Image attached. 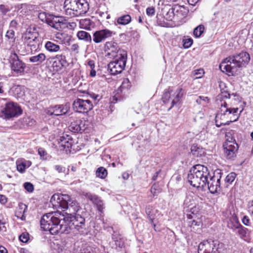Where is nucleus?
<instances>
[{
    "instance_id": "e2e57ef3",
    "label": "nucleus",
    "mask_w": 253,
    "mask_h": 253,
    "mask_svg": "<svg viewBox=\"0 0 253 253\" xmlns=\"http://www.w3.org/2000/svg\"><path fill=\"white\" fill-rule=\"evenodd\" d=\"M79 46L77 43H74L71 46V50L76 53H79Z\"/></svg>"
},
{
    "instance_id": "603ef678",
    "label": "nucleus",
    "mask_w": 253,
    "mask_h": 253,
    "mask_svg": "<svg viewBox=\"0 0 253 253\" xmlns=\"http://www.w3.org/2000/svg\"><path fill=\"white\" fill-rule=\"evenodd\" d=\"M183 46L184 48H189L193 43V40L191 38L183 40Z\"/></svg>"
},
{
    "instance_id": "6e6d98bb",
    "label": "nucleus",
    "mask_w": 253,
    "mask_h": 253,
    "mask_svg": "<svg viewBox=\"0 0 253 253\" xmlns=\"http://www.w3.org/2000/svg\"><path fill=\"white\" fill-rule=\"evenodd\" d=\"M39 18L43 22H45L47 24V21L50 20L51 18L46 17V15L45 12L40 13L38 16Z\"/></svg>"
},
{
    "instance_id": "37998d69",
    "label": "nucleus",
    "mask_w": 253,
    "mask_h": 253,
    "mask_svg": "<svg viewBox=\"0 0 253 253\" xmlns=\"http://www.w3.org/2000/svg\"><path fill=\"white\" fill-rule=\"evenodd\" d=\"M236 173L234 172H230L226 177L225 179V183L231 184L235 180L236 177Z\"/></svg>"
},
{
    "instance_id": "ddd939ff",
    "label": "nucleus",
    "mask_w": 253,
    "mask_h": 253,
    "mask_svg": "<svg viewBox=\"0 0 253 253\" xmlns=\"http://www.w3.org/2000/svg\"><path fill=\"white\" fill-rule=\"evenodd\" d=\"M74 111L80 113H85L90 111L93 108L91 101L88 99H76L73 103Z\"/></svg>"
},
{
    "instance_id": "c756f323",
    "label": "nucleus",
    "mask_w": 253,
    "mask_h": 253,
    "mask_svg": "<svg viewBox=\"0 0 253 253\" xmlns=\"http://www.w3.org/2000/svg\"><path fill=\"white\" fill-rule=\"evenodd\" d=\"M77 36L80 40L84 41L85 42L91 43L92 39L90 35L87 32L80 31L77 33Z\"/></svg>"
},
{
    "instance_id": "aec40b11",
    "label": "nucleus",
    "mask_w": 253,
    "mask_h": 253,
    "mask_svg": "<svg viewBox=\"0 0 253 253\" xmlns=\"http://www.w3.org/2000/svg\"><path fill=\"white\" fill-rule=\"evenodd\" d=\"M86 128L85 121L81 119L74 120L69 126V129L75 133H82L85 130Z\"/></svg>"
},
{
    "instance_id": "f8f14e48",
    "label": "nucleus",
    "mask_w": 253,
    "mask_h": 253,
    "mask_svg": "<svg viewBox=\"0 0 253 253\" xmlns=\"http://www.w3.org/2000/svg\"><path fill=\"white\" fill-rule=\"evenodd\" d=\"M104 49L106 53V56L110 58L121 56V54H123L121 51H125L121 49L118 43L114 41L106 42L104 46Z\"/></svg>"
},
{
    "instance_id": "3c124183",
    "label": "nucleus",
    "mask_w": 253,
    "mask_h": 253,
    "mask_svg": "<svg viewBox=\"0 0 253 253\" xmlns=\"http://www.w3.org/2000/svg\"><path fill=\"white\" fill-rule=\"evenodd\" d=\"M154 211V209L152 206L148 205L146 207L145 212L147 215V217L155 215Z\"/></svg>"
},
{
    "instance_id": "bf43d9fd",
    "label": "nucleus",
    "mask_w": 253,
    "mask_h": 253,
    "mask_svg": "<svg viewBox=\"0 0 253 253\" xmlns=\"http://www.w3.org/2000/svg\"><path fill=\"white\" fill-rule=\"evenodd\" d=\"M88 94L94 101H99L101 98L99 95L96 94L93 92H89Z\"/></svg>"
},
{
    "instance_id": "4d7b16f0",
    "label": "nucleus",
    "mask_w": 253,
    "mask_h": 253,
    "mask_svg": "<svg viewBox=\"0 0 253 253\" xmlns=\"http://www.w3.org/2000/svg\"><path fill=\"white\" fill-rule=\"evenodd\" d=\"M26 169L25 166H24V164L22 162L20 164H17V170L20 173H24Z\"/></svg>"
},
{
    "instance_id": "4468645a",
    "label": "nucleus",
    "mask_w": 253,
    "mask_h": 253,
    "mask_svg": "<svg viewBox=\"0 0 253 253\" xmlns=\"http://www.w3.org/2000/svg\"><path fill=\"white\" fill-rule=\"evenodd\" d=\"M188 13V10L184 6L175 5L169 10L166 18L169 21H172L174 17L182 19L185 17Z\"/></svg>"
},
{
    "instance_id": "6ab92c4d",
    "label": "nucleus",
    "mask_w": 253,
    "mask_h": 253,
    "mask_svg": "<svg viewBox=\"0 0 253 253\" xmlns=\"http://www.w3.org/2000/svg\"><path fill=\"white\" fill-rule=\"evenodd\" d=\"M47 24L56 30L60 31L66 28V20L63 17L54 16L47 21Z\"/></svg>"
},
{
    "instance_id": "5701e85b",
    "label": "nucleus",
    "mask_w": 253,
    "mask_h": 253,
    "mask_svg": "<svg viewBox=\"0 0 253 253\" xmlns=\"http://www.w3.org/2000/svg\"><path fill=\"white\" fill-rule=\"evenodd\" d=\"M241 225L237 215L235 213L231 214L228 221V227L232 229L233 231H235L236 229Z\"/></svg>"
},
{
    "instance_id": "a211bd4d",
    "label": "nucleus",
    "mask_w": 253,
    "mask_h": 253,
    "mask_svg": "<svg viewBox=\"0 0 253 253\" xmlns=\"http://www.w3.org/2000/svg\"><path fill=\"white\" fill-rule=\"evenodd\" d=\"M55 60L53 62L52 66L54 70L59 71L64 67H66L69 64L66 60L65 53L57 54L54 58Z\"/></svg>"
},
{
    "instance_id": "0e129e2a",
    "label": "nucleus",
    "mask_w": 253,
    "mask_h": 253,
    "mask_svg": "<svg viewBox=\"0 0 253 253\" xmlns=\"http://www.w3.org/2000/svg\"><path fill=\"white\" fill-rule=\"evenodd\" d=\"M157 23L159 25L162 27H167L168 25V23L167 22H165L164 20L163 21L160 19V18L157 16Z\"/></svg>"
},
{
    "instance_id": "473e14b6",
    "label": "nucleus",
    "mask_w": 253,
    "mask_h": 253,
    "mask_svg": "<svg viewBox=\"0 0 253 253\" xmlns=\"http://www.w3.org/2000/svg\"><path fill=\"white\" fill-rule=\"evenodd\" d=\"M231 95H232L227 91H221V93L216 98V103H221L226 102L225 99H229Z\"/></svg>"
},
{
    "instance_id": "2eb2a0df",
    "label": "nucleus",
    "mask_w": 253,
    "mask_h": 253,
    "mask_svg": "<svg viewBox=\"0 0 253 253\" xmlns=\"http://www.w3.org/2000/svg\"><path fill=\"white\" fill-rule=\"evenodd\" d=\"M115 34V32L108 29L98 30L93 33L92 41L95 43H99L111 38Z\"/></svg>"
},
{
    "instance_id": "864d4df0",
    "label": "nucleus",
    "mask_w": 253,
    "mask_h": 253,
    "mask_svg": "<svg viewBox=\"0 0 253 253\" xmlns=\"http://www.w3.org/2000/svg\"><path fill=\"white\" fill-rule=\"evenodd\" d=\"M242 221L246 226H251L252 225L251 221L248 215H244L242 218Z\"/></svg>"
},
{
    "instance_id": "052dcab7",
    "label": "nucleus",
    "mask_w": 253,
    "mask_h": 253,
    "mask_svg": "<svg viewBox=\"0 0 253 253\" xmlns=\"http://www.w3.org/2000/svg\"><path fill=\"white\" fill-rule=\"evenodd\" d=\"M54 169L57 170L59 173H63L65 172L66 169L65 167H62L60 165H55L54 166Z\"/></svg>"
},
{
    "instance_id": "39448f33",
    "label": "nucleus",
    "mask_w": 253,
    "mask_h": 253,
    "mask_svg": "<svg viewBox=\"0 0 253 253\" xmlns=\"http://www.w3.org/2000/svg\"><path fill=\"white\" fill-rule=\"evenodd\" d=\"M51 202H55V204L62 209H66L70 213H67L66 215L72 214L75 215L78 214V212L82 210L80 204L76 200L71 198L66 194H54L51 199Z\"/></svg>"
},
{
    "instance_id": "bb28decb",
    "label": "nucleus",
    "mask_w": 253,
    "mask_h": 253,
    "mask_svg": "<svg viewBox=\"0 0 253 253\" xmlns=\"http://www.w3.org/2000/svg\"><path fill=\"white\" fill-rule=\"evenodd\" d=\"M191 152L194 156L196 157H201L205 154V150L197 144H193L192 145Z\"/></svg>"
},
{
    "instance_id": "e433bc0d",
    "label": "nucleus",
    "mask_w": 253,
    "mask_h": 253,
    "mask_svg": "<svg viewBox=\"0 0 253 253\" xmlns=\"http://www.w3.org/2000/svg\"><path fill=\"white\" fill-rule=\"evenodd\" d=\"M172 90L170 88L165 90L162 98L165 104L168 103L170 99L172 100Z\"/></svg>"
},
{
    "instance_id": "6e6552de",
    "label": "nucleus",
    "mask_w": 253,
    "mask_h": 253,
    "mask_svg": "<svg viewBox=\"0 0 253 253\" xmlns=\"http://www.w3.org/2000/svg\"><path fill=\"white\" fill-rule=\"evenodd\" d=\"M121 56L113 58L114 61L110 62L108 65V69L113 75L121 73L125 69L127 60V52L122 51Z\"/></svg>"
},
{
    "instance_id": "b1692460",
    "label": "nucleus",
    "mask_w": 253,
    "mask_h": 253,
    "mask_svg": "<svg viewBox=\"0 0 253 253\" xmlns=\"http://www.w3.org/2000/svg\"><path fill=\"white\" fill-rule=\"evenodd\" d=\"M183 91L182 88H177L173 94H172V101L169 109L174 106V105L179 102L183 97Z\"/></svg>"
},
{
    "instance_id": "774afa93",
    "label": "nucleus",
    "mask_w": 253,
    "mask_h": 253,
    "mask_svg": "<svg viewBox=\"0 0 253 253\" xmlns=\"http://www.w3.org/2000/svg\"><path fill=\"white\" fill-rule=\"evenodd\" d=\"M231 95L234 96V97H235V100H236L239 102H241L242 101V97L237 93H232L231 94Z\"/></svg>"
},
{
    "instance_id": "13d9d810",
    "label": "nucleus",
    "mask_w": 253,
    "mask_h": 253,
    "mask_svg": "<svg viewBox=\"0 0 253 253\" xmlns=\"http://www.w3.org/2000/svg\"><path fill=\"white\" fill-rule=\"evenodd\" d=\"M77 26V24L75 22H68L66 20V28H68L69 29H74Z\"/></svg>"
},
{
    "instance_id": "dca6fc26",
    "label": "nucleus",
    "mask_w": 253,
    "mask_h": 253,
    "mask_svg": "<svg viewBox=\"0 0 253 253\" xmlns=\"http://www.w3.org/2000/svg\"><path fill=\"white\" fill-rule=\"evenodd\" d=\"M70 110L67 104H58L50 106L45 109V113L49 116H58L66 114Z\"/></svg>"
},
{
    "instance_id": "4c0bfd02",
    "label": "nucleus",
    "mask_w": 253,
    "mask_h": 253,
    "mask_svg": "<svg viewBox=\"0 0 253 253\" xmlns=\"http://www.w3.org/2000/svg\"><path fill=\"white\" fill-rule=\"evenodd\" d=\"M131 83L127 78L124 79L120 87L119 90L121 92H126V90H128L131 87Z\"/></svg>"
},
{
    "instance_id": "69168bd1",
    "label": "nucleus",
    "mask_w": 253,
    "mask_h": 253,
    "mask_svg": "<svg viewBox=\"0 0 253 253\" xmlns=\"http://www.w3.org/2000/svg\"><path fill=\"white\" fill-rule=\"evenodd\" d=\"M26 124L28 126H32L34 125L35 123V121L33 119H30V118H25Z\"/></svg>"
},
{
    "instance_id": "f3484780",
    "label": "nucleus",
    "mask_w": 253,
    "mask_h": 253,
    "mask_svg": "<svg viewBox=\"0 0 253 253\" xmlns=\"http://www.w3.org/2000/svg\"><path fill=\"white\" fill-rule=\"evenodd\" d=\"M1 117L6 119H9L16 116V106L13 102L7 103L5 107L0 110Z\"/></svg>"
},
{
    "instance_id": "1a4fd4ad",
    "label": "nucleus",
    "mask_w": 253,
    "mask_h": 253,
    "mask_svg": "<svg viewBox=\"0 0 253 253\" xmlns=\"http://www.w3.org/2000/svg\"><path fill=\"white\" fill-rule=\"evenodd\" d=\"M224 245L217 240L206 241L199 245L198 253H221Z\"/></svg>"
},
{
    "instance_id": "c85d7f7f",
    "label": "nucleus",
    "mask_w": 253,
    "mask_h": 253,
    "mask_svg": "<svg viewBox=\"0 0 253 253\" xmlns=\"http://www.w3.org/2000/svg\"><path fill=\"white\" fill-rule=\"evenodd\" d=\"M8 52L10 53L8 61L10 65L11 70L16 72V66L15 62L16 61V52L13 47H11L9 49Z\"/></svg>"
},
{
    "instance_id": "a18cd8bd",
    "label": "nucleus",
    "mask_w": 253,
    "mask_h": 253,
    "mask_svg": "<svg viewBox=\"0 0 253 253\" xmlns=\"http://www.w3.org/2000/svg\"><path fill=\"white\" fill-rule=\"evenodd\" d=\"M15 31L12 29H9L6 32V37L9 40L10 42H14L15 40Z\"/></svg>"
},
{
    "instance_id": "09e8293b",
    "label": "nucleus",
    "mask_w": 253,
    "mask_h": 253,
    "mask_svg": "<svg viewBox=\"0 0 253 253\" xmlns=\"http://www.w3.org/2000/svg\"><path fill=\"white\" fill-rule=\"evenodd\" d=\"M150 191L154 196H157L161 192V189L159 186L156 183L152 185Z\"/></svg>"
},
{
    "instance_id": "412c9836",
    "label": "nucleus",
    "mask_w": 253,
    "mask_h": 253,
    "mask_svg": "<svg viewBox=\"0 0 253 253\" xmlns=\"http://www.w3.org/2000/svg\"><path fill=\"white\" fill-rule=\"evenodd\" d=\"M37 35V28L33 25L27 29L23 37L27 40L28 43L30 44L32 41L35 42Z\"/></svg>"
},
{
    "instance_id": "f03ea898",
    "label": "nucleus",
    "mask_w": 253,
    "mask_h": 253,
    "mask_svg": "<svg viewBox=\"0 0 253 253\" xmlns=\"http://www.w3.org/2000/svg\"><path fill=\"white\" fill-rule=\"evenodd\" d=\"M250 60L249 54L242 51L224 59L219 65L220 70L229 76L234 75L238 68L246 67Z\"/></svg>"
},
{
    "instance_id": "8fccbe9b",
    "label": "nucleus",
    "mask_w": 253,
    "mask_h": 253,
    "mask_svg": "<svg viewBox=\"0 0 253 253\" xmlns=\"http://www.w3.org/2000/svg\"><path fill=\"white\" fill-rule=\"evenodd\" d=\"M19 240L22 243H27L29 239V234L28 232H24L19 236Z\"/></svg>"
},
{
    "instance_id": "7c9ffc66",
    "label": "nucleus",
    "mask_w": 253,
    "mask_h": 253,
    "mask_svg": "<svg viewBox=\"0 0 253 253\" xmlns=\"http://www.w3.org/2000/svg\"><path fill=\"white\" fill-rule=\"evenodd\" d=\"M18 211H17V218H20L22 220H25V216L24 215L27 210V206L23 203H19L18 207Z\"/></svg>"
},
{
    "instance_id": "72a5a7b5",
    "label": "nucleus",
    "mask_w": 253,
    "mask_h": 253,
    "mask_svg": "<svg viewBox=\"0 0 253 253\" xmlns=\"http://www.w3.org/2000/svg\"><path fill=\"white\" fill-rule=\"evenodd\" d=\"M60 146L64 149H69L72 148L73 144V139L66 138L64 137H61L60 138Z\"/></svg>"
},
{
    "instance_id": "c03bdc74",
    "label": "nucleus",
    "mask_w": 253,
    "mask_h": 253,
    "mask_svg": "<svg viewBox=\"0 0 253 253\" xmlns=\"http://www.w3.org/2000/svg\"><path fill=\"white\" fill-rule=\"evenodd\" d=\"M25 87L24 86L17 85V99L23 98L25 95Z\"/></svg>"
},
{
    "instance_id": "f257e3e1",
    "label": "nucleus",
    "mask_w": 253,
    "mask_h": 253,
    "mask_svg": "<svg viewBox=\"0 0 253 253\" xmlns=\"http://www.w3.org/2000/svg\"><path fill=\"white\" fill-rule=\"evenodd\" d=\"M41 226L52 235L69 234L71 228L65 224V216L59 212H49L44 214L40 220Z\"/></svg>"
},
{
    "instance_id": "7ed1b4c3",
    "label": "nucleus",
    "mask_w": 253,
    "mask_h": 253,
    "mask_svg": "<svg viewBox=\"0 0 253 253\" xmlns=\"http://www.w3.org/2000/svg\"><path fill=\"white\" fill-rule=\"evenodd\" d=\"M216 104L220 107L215 118V125L217 127L229 125L231 123L237 121L243 110L238 114V108L229 107L226 102Z\"/></svg>"
},
{
    "instance_id": "f704fd0d",
    "label": "nucleus",
    "mask_w": 253,
    "mask_h": 253,
    "mask_svg": "<svg viewBox=\"0 0 253 253\" xmlns=\"http://www.w3.org/2000/svg\"><path fill=\"white\" fill-rule=\"evenodd\" d=\"M31 6L26 3L21 4V7L18 8L17 10L18 14L20 16H23L24 15H27L29 14Z\"/></svg>"
},
{
    "instance_id": "a19ab883",
    "label": "nucleus",
    "mask_w": 253,
    "mask_h": 253,
    "mask_svg": "<svg viewBox=\"0 0 253 253\" xmlns=\"http://www.w3.org/2000/svg\"><path fill=\"white\" fill-rule=\"evenodd\" d=\"M205 30V27L203 25H200L195 28L193 31V34L196 38L200 37L203 33Z\"/></svg>"
},
{
    "instance_id": "5fc2aeb1",
    "label": "nucleus",
    "mask_w": 253,
    "mask_h": 253,
    "mask_svg": "<svg viewBox=\"0 0 253 253\" xmlns=\"http://www.w3.org/2000/svg\"><path fill=\"white\" fill-rule=\"evenodd\" d=\"M146 12L148 16H152L155 13V8L154 6L148 7L146 9Z\"/></svg>"
},
{
    "instance_id": "393cba45",
    "label": "nucleus",
    "mask_w": 253,
    "mask_h": 253,
    "mask_svg": "<svg viewBox=\"0 0 253 253\" xmlns=\"http://www.w3.org/2000/svg\"><path fill=\"white\" fill-rule=\"evenodd\" d=\"M18 52L20 56L24 55L20 53L19 50ZM26 67V64L20 59V56H18L17 54V76L24 75L26 73L25 71Z\"/></svg>"
},
{
    "instance_id": "c9c22d12",
    "label": "nucleus",
    "mask_w": 253,
    "mask_h": 253,
    "mask_svg": "<svg viewBox=\"0 0 253 253\" xmlns=\"http://www.w3.org/2000/svg\"><path fill=\"white\" fill-rule=\"evenodd\" d=\"M46 59V56L44 53H41L37 55L33 56L29 58V61L32 63H37V64L42 63Z\"/></svg>"
},
{
    "instance_id": "338daca9",
    "label": "nucleus",
    "mask_w": 253,
    "mask_h": 253,
    "mask_svg": "<svg viewBox=\"0 0 253 253\" xmlns=\"http://www.w3.org/2000/svg\"><path fill=\"white\" fill-rule=\"evenodd\" d=\"M189 225L191 227L194 226H199L200 224V222H198L196 221L195 219H193L191 221H189Z\"/></svg>"
},
{
    "instance_id": "423d86ee",
    "label": "nucleus",
    "mask_w": 253,
    "mask_h": 253,
    "mask_svg": "<svg viewBox=\"0 0 253 253\" xmlns=\"http://www.w3.org/2000/svg\"><path fill=\"white\" fill-rule=\"evenodd\" d=\"M63 8L67 15L77 17L88 11L89 4L86 0H65Z\"/></svg>"
},
{
    "instance_id": "2f4dec72",
    "label": "nucleus",
    "mask_w": 253,
    "mask_h": 253,
    "mask_svg": "<svg viewBox=\"0 0 253 253\" xmlns=\"http://www.w3.org/2000/svg\"><path fill=\"white\" fill-rule=\"evenodd\" d=\"M131 21V16L128 14L121 16L117 18L116 21L118 24L126 25L129 24Z\"/></svg>"
},
{
    "instance_id": "680f3d73",
    "label": "nucleus",
    "mask_w": 253,
    "mask_h": 253,
    "mask_svg": "<svg viewBox=\"0 0 253 253\" xmlns=\"http://www.w3.org/2000/svg\"><path fill=\"white\" fill-rule=\"evenodd\" d=\"M248 210L251 216L253 218V200L249 203Z\"/></svg>"
},
{
    "instance_id": "a878e982",
    "label": "nucleus",
    "mask_w": 253,
    "mask_h": 253,
    "mask_svg": "<svg viewBox=\"0 0 253 253\" xmlns=\"http://www.w3.org/2000/svg\"><path fill=\"white\" fill-rule=\"evenodd\" d=\"M88 198L96 205L97 210L102 212L104 208L103 202L95 195L90 194Z\"/></svg>"
},
{
    "instance_id": "79ce46f5",
    "label": "nucleus",
    "mask_w": 253,
    "mask_h": 253,
    "mask_svg": "<svg viewBox=\"0 0 253 253\" xmlns=\"http://www.w3.org/2000/svg\"><path fill=\"white\" fill-rule=\"evenodd\" d=\"M87 64L91 69L90 72V76L91 77H95L96 76V71L95 70V61L93 60H88Z\"/></svg>"
},
{
    "instance_id": "cd10ccee",
    "label": "nucleus",
    "mask_w": 253,
    "mask_h": 253,
    "mask_svg": "<svg viewBox=\"0 0 253 253\" xmlns=\"http://www.w3.org/2000/svg\"><path fill=\"white\" fill-rule=\"evenodd\" d=\"M248 231V229L247 228L241 225L236 229L234 232H235L241 239L247 241L249 239Z\"/></svg>"
},
{
    "instance_id": "9d476101",
    "label": "nucleus",
    "mask_w": 253,
    "mask_h": 253,
    "mask_svg": "<svg viewBox=\"0 0 253 253\" xmlns=\"http://www.w3.org/2000/svg\"><path fill=\"white\" fill-rule=\"evenodd\" d=\"M223 152L225 157L229 160L233 159L236 156L238 150V145L235 138H227L223 145Z\"/></svg>"
},
{
    "instance_id": "58836bf2",
    "label": "nucleus",
    "mask_w": 253,
    "mask_h": 253,
    "mask_svg": "<svg viewBox=\"0 0 253 253\" xmlns=\"http://www.w3.org/2000/svg\"><path fill=\"white\" fill-rule=\"evenodd\" d=\"M107 169L102 167L98 168L96 171V176L102 179H104L107 176Z\"/></svg>"
},
{
    "instance_id": "4be33fe9",
    "label": "nucleus",
    "mask_w": 253,
    "mask_h": 253,
    "mask_svg": "<svg viewBox=\"0 0 253 253\" xmlns=\"http://www.w3.org/2000/svg\"><path fill=\"white\" fill-rule=\"evenodd\" d=\"M58 42L56 40L47 41L44 47L49 52H57L60 49V46L58 44Z\"/></svg>"
},
{
    "instance_id": "0eeeda50",
    "label": "nucleus",
    "mask_w": 253,
    "mask_h": 253,
    "mask_svg": "<svg viewBox=\"0 0 253 253\" xmlns=\"http://www.w3.org/2000/svg\"><path fill=\"white\" fill-rule=\"evenodd\" d=\"M68 223H72L73 226L72 228L78 233L81 235L87 233V229L85 219L80 214H76L75 215H72V214L66 215L65 216V224L68 225Z\"/></svg>"
},
{
    "instance_id": "ea45409f",
    "label": "nucleus",
    "mask_w": 253,
    "mask_h": 253,
    "mask_svg": "<svg viewBox=\"0 0 253 253\" xmlns=\"http://www.w3.org/2000/svg\"><path fill=\"white\" fill-rule=\"evenodd\" d=\"M92 24V22L89 19L86 18L80 21L81 27L84 29H90Z\"/></svg>"
},
{
    "instance_id": "de8ad7c7",
    "label": "nucleus",
    "mask_w": 253,
    "mask_h": 253,
    "mask_svg": "<svg viewBox=\"0 0 253 253\" xmlns=\"http://www.w3.org/2000/svg\"><path fill=\"white\" fill-rule=\"evenodd\" d=\"M24 189L29 193H32L34 190V185L30 182H26L23 184Z\"/></svg>"
},
{
    "instance_id": "9b49d317",
    "label": "nucleus",
    "mask_w": 253,
    "mask_h": 253,
    "mask_svg": "<svg viewBox=\"0 0 253 253\" xmlns=\"http://www.w3.org/2000/svg\"><path fill=\"white\" fill-rule=\"evenodd\" d=\"M221 176L220 172H215L213 175L210 174L209 178L207 179L206 186L207 185L210 192L214 194L221 190L220 179Z\"/></svg>"
},
{
    "instance_id": "20e7f679",
    "label": "nucleus",
    "mask_w": 253,
    "mask_h": 253,
    "mask_svg": "<svg viewBox=\"0 0 253 253\" xmlns=\"http://www.w3.org/2000/svg\"><path fill=\"white\" fill-rule=\"evenodd\" d=\"M210 176V171L207 167L202 165L194 166L189 170L187 178L193 187L202 188L206 187L207 179Z\"/></svg>"
},
{
    "instance_id": "49530a36",
    "label": "nucleus",
    "mask_w": 253,
    "mask_h": 253,
    "mask_svg": "<svg viewBox=\"0 0 253 253\" xmlns=\"http://www.w3.org/2000/svg\"><path fill=\"white\" fill-rule=\"evenodd\" d=\"M38 154L40 156L41 159L43 160H46L48 157L46 151L42 148L38 149Z\"/></svg>"
}]
</instances>
